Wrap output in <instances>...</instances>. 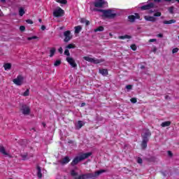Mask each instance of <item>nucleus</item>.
I'll list each match as a JSON object with an SVG mask.
<instances>
[{"label":"nucleus","instance_id":"nucleus-1","mask_svg":"<svg viewBox=\"0 0 179 179\" xmlns=\"http://www.w3.org/2000/svg\"><path fill=\"white\" fill-rule=\"evenodd\" d=\"M152 133L148 129L143 130V134H141L142 137V143H141V148L142 149L145 150L148 148V142H149V138L151 136Z\"/></svg>","mask_w":179,"mask_h":179},{"label":"nucleus","instance_id":"nucleus-2","mask_svg":"<svg viewBox=\"0 0 179 179\" xmlns=\"http://www.w3.org/2000/svg\"><path fill=\"white\" fill-rule=\"evenodd\" d=\"M102 173H106V171L104 170H100L96 171L94 173H85L80 175L77 179H89V178H96V177H99L100 174H102Z\"/></svg>","mask_w":179,"mask_h":179},{"label":"nucleus","instance_id":"nucleus-3","mask_svg":"<svg viewBox=\"0 0 179 179\" xmlns=\"http://www.w3.org/2000/svg\"><path fill=\"white\" fill-rule=\"evenodd\" d=\"M102 16L107 19H115V17H117V14L114 9H108L103 11V15H102Z\"/></svg>","mask_w":179,"mask_h":179},{"label":"nucleus","instance_id":"nucleus-4","mask_svg":"<svg viewBox=\"0 0 179 179\" xmlns=\"http://www.w3.org/2000/svg\"><path fill=\"white\" fill-rule=\"evenodd\" d=\"M64 15H65V11L61 7H57L53 10L54 17H62Z\"/></svg>","mask_w":179,"mask_h":179},{"label":"nucleus","instance_id":"nucleus-5","mask_svg":"<svg viewBox=\"0 0 179 179\" xmlns=\"http://www.w3.org/2000/svg\"><path fill=\"white\" fill-rule=\"evenodd\" d=\"M24 78L22 76H18L16 78L13 80V83L17 86H22L23 85V80Z\"/></svg>","mask_w":179,"mask_h":179},{"label":"nucleus","instance_id":"nucleus-6","mask_svg":"<svg viewBox=\"0 0 179 179\" xmlns=\"http://www.w3.org/2000/svg\"><path fill=\"white\" fill-rule=\"evenodd\" d=\"M21 111L24 115H29L30 114V106L27 105H22L21 107Z\"/></svg>","mask_w":179,"mask_h":179},{"label":"nucleus","instance_id":"nucleus-7","mask_svg":"<svg viewBox=\"0 0 179 179\" xmlns=\"http://www.w3.org/2000/svg\"><path fill=\"white\" fill-rule=\"evenodd\" d=\"M64 43H69V41H71V40L72 39V35H71V31H64Z\"/></svg>","mask_w":179,"mask_h":179},{"label":"nucleus","instance_id":"nucleus-8","mask_svg":"<svg viewBox=\"0 0 179 179\" xmlns=\"http://www.w3.org/2000/svg\"><path fill=\"white\" fill-rule=\"evenodd\" d=\"M66 60L67 62L72 66V68H76L78 66V64H76V62H75V59L73 58L68 57H66Z\"/></svg>","mask_w":179,"mask_h":179},{"label":"nucleus","instance_id":"nucleus-9","mask_svg":"<svg viewBox=\"0 0 179 179\" xmlns=\"http://www.w3.org/2000/svg\"><path fill=\"white\" fill-rule=\"evenodd\" d=\"M155 8V3H150L147 5L143 6L141 7H140V9L141 10H149L150 9H152Z\"/></svg>","mask_w":179,"mask_h":179},{"label":"nucleus","instance_id":"nucleus-10","mask_svg":"<svg viewBox=\"0 0 179 179\" xmlns=\"http://www.w3.org/2000/svg\"><path fill=\"white\" fill-rule=\"evenodd\" d=\"M83 58L85 61H87L88 62H92V64H100V62H101V60L96 59L90 57H84Z\"/></svg>","mask_w":179,"mask_h":179},{"label":"nucleus","instance_id":"nucleus-11","mask_svg":"<svg viewBox=\"0 0 179 179\" xmlns=\"http://www.w3.org/2000/svg\"><path fill=\"white\" fill-rule=\"evenodd\" d=\"M104 3H106V1L103 0H96L94 5L95 8H103V6H104Z\"/></svg>","mask_w":179,"mask_h":179},{"label":"nucleus","instance_id":"nucleus-12","mask_svg":"<svg viewBox=\"0 0 179 179\" xmlns=\"http://www.w3.org/2000/svg\"><path fill=\"white\" fill-rule=\"evenodd\" d=\"M135 15H129L128 16V19L129 20V22H131V23H134V22H135L136 19H139L140 16L139 14L138 13H135Z\"/></svg>","mask_w":179,"mask_h":179},{"label":"nucleus","instance_id":"nucleus-13","mask_svg":"<svg viewBox=\"0 0 179 179\" xmlns=\"http://www.w3.org/2000/svg\"><path fill=\"white\" fill-rule=\"evenodd\" d=\"M92 156V152H87L84 153L79 156L80 160L83 161L85 159H87L88 157H90Z\"/></svg>","mask_w":179,"mask_h":179},{"label":"nucleus","instance_id":"nucleus-14","mask_svg":"<svg viewBox=\"0 0 179 179\" xmlns=\"http://www.w3.org/2000/svg\"><path fill=\"white\" fill-rule=\"evenodd\" d=\"M70 162L71 159L69 158V157L66 156L63 158L62 161H60V164H62V166H65V164H68V163Z\"/></svg>","mask_w":179,"mask_h":179},{"label":"nucleus","instance_id":"nucleus-15","mask_svg":"<svg viewBox=\"0 0 179 179\" xmlns=\"http://www.w3.org/2000/svg\"><path fill=\"white\" fill-rule=\"evenodd\" d=\"M79 162H82L80 158L79 157H76V158L73 159V160L71 162L72 166H76Z\"/></svg>","mask_w":179,"mask_h":179},{"label":"nucleus","instance_id":"nucleus-16","mask_svg":"<svg viewBox=\"0 0 179 179\" xmlns=\"http://www.w3.org/2000/svg\"><path fill=\"white\" fill-rule=\"evenodd\" d=\"M3 68H4L5 71H10V69H12V64L5 63L3 64Z\"/></svg>","mask_w":179,"mask_h":179},{"label":"nucleus","instance_id":"nucleus-17","mask_svg":"<svg viewBox=\"0 0 179 179\" xmlns=\"http://www.w3.org/2000/svg\"><path fill=\"white\" fill-rule=\"evenodd\" d=\"M99 73L103 75V76H107L108 75V70L107 69H99Z\"/></svg>","mask_w":179,"mask_h":179},{"label":"nucleus","instance_id":"nucleus-18","mask_svg":"<svg viewBox=\"0 0 179 179\" xmlns=\"http://www.w3.org/2000/svg\"><path fill=\"white\" fill-rule=\"evenodd\" d=\"M144 19L148 22H155L156 20V17L148 15H145L144 17Z\"/></svg>","mask_w":179,"mask_h":179},{"label":"nucleus","instance_id":"nucleus-19","mask_svg":"<svg viewBox=\"0 0 179 179\" xmlns=\"http://www.w3.org/2000/svg\"><path fill=\"white\" fill-rule=\"evenodd\" d=\"M36 170H37L38 178H41L43 177V174L41 173V167H40V166H37Z\"/></svg>","mask_w":179,"mask_h":179},{"label":"nucleus","instance_id":"nucleus-20","mask_svg":"<svg viewBox=\"0 0 179 179\" xmlns=\"http://www.w3.org/2000/svg\"><path fill=\"white\" fill-rule=\"evenodd\" d=\"M170 125H171V122L170 121L164 122L161 124V127H162V128H166V127H170Z\"/></svg>","mask_w":179,"mask_h":179},{"label":"nucleus","instance_id":"nucleus-21","mask_svg":"<svg viewBox=\"0 0 179 179\" xmlns=\"http://www.w3.org/2000/svg\"><path fill=\"white\" fill-rule=\"evenodd\" d=\"M0 152L5 156H9V154L5 150V148L3 146H0Z\"/></svg>","mask_w":179,"mask_h":179},{"label":"nucleus","instance_id":"nucleus-22","mask_svg":"<svg viewBox=\"0 0 179 179\" xmlns=\"http://www.w3.org/2000/svg\"><path fill=\"white\" fill-rule=\"evenodd\" d=\"M57 51V49L55 48H51L50 50V57H54L55 52Z\"/></svg>","mask_w":179,"mask_h":179},{"label":"nucleus","instance_id":"nucleus-23","mask_svg":"<svg viewBox=\"0 0 179 179\" xmlns=\"http://www.w3.org/2000/svg\"><path fill=\"white\" fill-rule=\"evenodd\" d=\"M163 23L164 24H173V23H176V20H165Z\"/></svg>","mask_w":179,"mask_h":179},{"label":"nucleus","instance_id":"nucleus-24","mask_svg":"<svg viewBox=\"0 0 179 179\" xmlns=\"http://www.w3.org/2000/svg\"><path fill=\"white\" fill-rule=\"evenodd\" d=\"M82 30V27L78 25L77 27H75V34H78L80 33V31Z\"/></svg>","mask_w":179,"mask_h":179},{"label":"nucleus","instance_id":"nucleus-25","mask_svg":"<svg viewBox=\"0 0 179 179\" xmlns=\"http://www.w3.org/2000/svg\"><path fill=\"white\" fill-rule=\"evenodd\" d=\"M83 126V122L79 120V121L78 122V124L76 125V128L77 129H80V128H82Z\"/></svg>","mask_w":179,"mask_h":179},{"label":"nucleus","instance_id":"nucleus-26","mask_svg":"<svg viewBox=\"0 0 179 179\" xmlns=\"http://www.w3.org/2000/svg\"><path fill=\"white\" fill-rule=\"evenodd\" d=\"M104 31V27L100 26L96 29H94V33H97V31Z\"/></svg>","mask_w":179,"mask_h":179},{"label":"nucleus","instance_id":"nucleus-27","mask_svg":"<svg viewBox=\"0 0 179 179\" xmlns=\"http://www.w3.org/2000/svg\"><path fill=\"white\" fill-rule=\"evenodd\" d=\"M118 38H120V40H124V38H132V36H129V35H124V36H118Z\"/></svg>","mask_w":179,"mask_h":179},{"label":"nucleus","instance_id":"nucleus-28","mask_svg":"<svg viewBox=\"0 0 179 179\" xmlns=\"http://www.w3.org/2000/svg\"><path fill=\"white\" fill-rule=\"evenodd\" d=\"M25 13H26V12L24 11V8H23L22 7L19 8L20 16H23V15H24Z\"/></svg>","mask_w":179,"mask_h":179},{"label":"nucleus","instance_id":"nucleus-29","mask_svg":"<svg viewBox=\"0 0 179 179\" xmlns=\"http://www.w3.org/2000/svg\"><path fill=\"white\" fill-rule=\"evenodd\" d=\"M65 48L67 49V50H71L72 48H75V45L73 43H70V44L67 45L65 47Z\"/></svg>","mask_w":179,"mask_h":179},{"label":"nucleus","instance_id":"nucleus-30","mask_svg":"<svg viewBox=\"0 0 179 179\" xmlns=\"http://www.w3.org/2000/svg\"><path fill=\"white\" fill-rule=\"evenodd\" d=\"M56 2H58L59 3H62L63 5H66V3H68V1L66 0H56Z\"/></svg>","mask_w":179,"mask_h":179},{"label":"nucleus","instance_id":"nucleus-31","mask_svg":"<svg viewBox=\"0 0 179 179\" xmlns=\"http://www.w3.org/2000/svg\"><path fill=\"white\" fill-rule=\"evenodd\" d=\"M61 64H62L61 60H59V59L56 60L54 63V66H59V65H61Z\"/></svg>","mask_w":179,"mask_h":179},{"label":"nucleus","instance_id":"nucleus-32","mask_svg":"<svg viewBox=\"0 0 179 179\" xmlns=\"http://www.w3.org/2000/svg\"><path fill=\"white\" fill-rule=\"evenodd\" d=\"M29 94H30V90H29V89H27L23 94L22 96H24V97L29 96Z\"/></svg>","mask_w":179,"mask_h":179},{"label":"nucleus","instance_id":"nucleus-33","mask_svg":"<svg viewBox=\"0 0 179 179\" xmlns=\"http://www.w3.org/2000/svg\"><path fill=\"white\" fill-rule=\"evenodd\" d=\"M64 55H66L67 57H69L71 55V53L69 52V49L65 48Z\"/></svg>","mask_w":179,"mask_h":179},{"label":"nucleus","instance_id":"nucleus-34","mask_svg":"<svg viewBox=\"0 0 179 179\" xmlns=\"http://www.w3.org/2000/svg\"><path fill=\"white\" fill-rule=\"evenodd\" d=\"M93 10H94L95 12H101V13H103V15H104V12L106 10L94 8Z\"/></svg>","mask_w":179,"mask_h":179},{"label":"nucleus","instance_id":"nucleus-35","mask_svg":"<svg viewBox=\"0 0 179 179\" xmlns=\"http://www.w3.org/2000/svg\"><path fill=\"white\" fill-rule=\"evenodd\" d=\"M27 153L25 154H21V157L22 158V160H26V159H27Z\"/></svg>","mask_w":179,"mask_h":179},{"label":"nucleus","instance_id":"nucleus-36","mask_svg":"<svg viewBox=\"0 0 179 179\" xmlns=\"http://www.w3.org/2000/svg\"><path fill=\"white\" fill-rule=\"evenodd\" d=\"M71 175L72 176V177H76V176H78V173L73 170L71 171Z\"/></svg>","mask_w":179,"mask_h":179},{"label":"nucleus","instance_id":"nucleus-37","mask_svg":"<svg viewBox=\"0 0 179 179\" xmlns=\"http://www.w3.org/2000/svg\"><path fill=\"white\" fill-rule=\"evenodd\" d=\"M37 38H38V37H37V36H32V37H28V38H27V40H28V41H30V40H36V39H37Z\"/></svg>","mask_w":179,"mask_h":179},{"label":"nucleus","instance_id":"nucleus-38","mask_svg":"<svg viewBox=\"0 0 179 179\" xmlns=\"http://www.w3.org/2000/svg\"><path fill=\"white\" fill-rule=\"evenodd\" d=\"M154 16H155V17H159L162 16V13L157 12V13H154Z\"/></svg>","mask_w":179,"mask_h":179},{"label":"nucleus","instance_id":"nucleus-39","mask_svg":"<svg viewBox=\"0 0 179 179\" xmlns=\"http://www.w3.org/2000/svg\"><path fill=\"white\" fill-rule=\"evenodd\" d=\"M130 47H131V50H133V51H136V45L132 44V45H131Z\"/></svg>","mask_w":179,"mask_h":179},{"label":"nucleus","instance_id":"nucleus-40","mask_svg":"<svg viewBox=\"0 0 179 179\" xmlns=\"http://www.w3.org/2000/svg\"><path fill=\"white\" fill-rule=\"evenodd\" d=\"M26 23H27L28 24H33V20L29 19V20H25Z\"/></svg>","mask_w":179,"mask_h":179},{"label":"nucleus","instance_id":"nucleus-41","mask_svg":"<svg viewBox=\"0 0 179 179\" xmlns=\"http://www.w3.org/2000/svg\"><path fill=\"white\" fill-rule=\"evenodd\" d=\"M130 101H131V103H133V104H135V103H136V101H137V99H136V98H131V99H130Z\"/></svg>","mask_w":179,"mask_h":179},{"label":"nucleus","instance_id":"nucleus-42","mask_svg":"<svg viewBox=\"0 0 179 179\" xmlns=\"http://www.w3.org/2000/svg\"><path fill=\"white\" fill-rule=\"evenodd\" d=\"M20 31H24V30H26V27L25 26H20Z\"/></svg>","mask_w":179,"mask_h":179},{"label":"nucleus","instance_id":"nucleus-43","mask_svg":"<svg viewBox=\"0 0 179 179\" xmlns=\"http://www.w3.org/2000/svg\"><path fill=\"white\" fill-rule=\"evenodd\" d=\"M178 48H173V50H172V52H173V54H176V52H178Z\"/></svg>","mask_w":179,"mask_h":179},{"label":"nucleus","instance_id":"nucleus-44","mask_svg":"<svg viewBox=\"0 0 179 179\" xmlns=\"http://www.w3.org/2000/svg\"><path fill=\"white\" fill-rule=\"evenodd\" d=\"M137 163H138L139 164H142V163H143L142 158L138 157L137 159Z\"/></svg>","mask_w":179,"mask_h":179},{"label":"nucleus","instance_id":"nucleus-45","mask_svg":"<svg viewBox=\"0 0 179 179\" xmlns=\"http://www.w3.org/2000/svg\"><path fill=\"white\" fill-rule=\"evenodd\" d=\"M124 173H126V174H128V173H131L132 171L127 168H124Z\"/></svg>","mask_w":179,"mask_h":179},{"label":"nucleus","instance_id":"nucleus-46","mask_svg":"<svg viewBox=\"0 0 179 179\" xmlns=\"http://www.w3.org/2000/svg\"><path fill=\"white\" fill-rule=\"evenodd\" d=\"M169 11L171 13H174V8L173 7H171L169 8Z\"/></svg>","mask_w":179,"mask_h":179},{"label":"nucleus","instance_id":"nucleus-47","mask_svg":"<svg viewBox=\"0 0 179 179\" xmlns=\"http://www.w3.org/2000/svg\"><path fill=\"white\" fill-rule=\"evenodd\" d=\"M126 89H127V90H132V85H128L126 86Z\"/></svg>","mask_w":179,"mask_h":179},{"label":"nucleus","instance_id":"nucleus-48","mask_svg":"<svg viewBox=\"0 0 179 179\" xmlns=\"http://www.w3.org/2000/svg\"><path fill=\"white\" fill-rule=\"evenodd\" d=\"M168 156H169V157H173V152H171V151H168Z\"/></svg>","mask_w":179,"mask_h":179},{"label":"nucleus","instance_id":"nucleus-49","mask_svg":"<svg viewBox=\"0 0 179 179\" xmlns=\"http://www.w3.org/2000/svg\"><path fill=\"white\" fill-rule=\"evenodd\" d=\"M58 52L60 53V54H62V52H64V49H62V48H59L58 49Z\"/></svg>","mask_w":179,"mask_h":179},{"label":"nucleus","instance_id":"nucleus-50","mask_svg":"<svg viewBox=\"0 0 179 179\" xmlns=\"http://www.w3.org/2000/svg\"><path fill=\"white\" fill-rule=\"evenodd\" d=\"M162 174L164 176V177H166V176H167V171H162Z\"/></svg>","mask_w":179,"mask_h":179},{"label":"nucleus","instance_id":"nucleus-51","mask_svg":"<svg viewBox=\"0 0 179 179\" xmlns=\"http://www.w3.org/2000/svg\"><path fill=\"white\" fill-rule=\"evenodd\" d=\"M80 22H81V23H85L86 20H85V18H82V19L80 20Z\"/></svg>","mask_w":179,"mask_h":179},{"label":"nucleus","instance_id":"nucleus-52","mask_svg":"<svg viewBox=\"0 0 179 179\" xmlns=\"http://www.w3.org/2000/svg\"><path fill=\"white\" fill-rule=\"evenodd\" d=\"M85 24H86L87 26H89V24H90V22L89 20H86V21H85Z\"/></svg>","mask_w":179,"mask_h":179},{"label":"nucleus","instance_id":"nucleus-53","mask_svg":"<svg viewBox=\"0 0 179 179\" xmlns=\"http://www.w3.org/2000/svg\"><path fill=\"white\" fill-rule=\"evenodd\" d=\"M156 41V39H150L149 43H155Z\"/></svg>","mask_w":179,"mask_h":179},{"label":"nucleus","instance_id":"nucleus-54","mask_svg":"<svg viewBox=\"0 0 179 179\" xmlns=\"http://www.w3.org/2000/svg\"><path fill=\"white\" fill-rule=\"evenodd\" d=\"M156 51H157V48L154 47V48H153V50H152V52H156Z\"/></svg>","mask_w":179,"mask_h":179},{"label":"nucleus","instance_id":"nucleus-55","mask_svg":"<svg viewBox=\"0 0 179 179\" xmlns=\"http://www.w3.org/2000/svg\"><path fill=\"white\" fill-rule=\"evenodd\" d=\"M157 37H159L160 38H162L163 34H159L157 35Z\"/></svg>","mask_w":179,"mask_h":179},{"label":"nucleus","instance_id":"nucleus-56","mask_svg":"<svg viewBox=\"0 0 179 179\" xmlns=\"http://www.w3.org/2000/svg\"><path fill=\"white\" fill-rule=\"evenodd\" d=\"M41 29V30L44 31V30H45V27L44 25H42Z\"/></svg>","mask_w":179,"mask_h":179},{"label":"nucleus","instance_id":"nucleus-57","mask_svg":"<svg viewBox=\"0 0 179 179\" xmlns=\"http://www.w3.org/2000/svg\"><path fill=\"white\" fill-rule=\"evenodd\" d=\"M154 2H162L163 0H153Z\"/></svg>","mask_w":179,"mask_h":179},{"label":"nucleus","instance_id":"nucleus-58","mask_svg":"<svg viewBox=\"0 0 179 179\" xmlns=\"http://www.w3.org/2000/svg\"><path fill=\"white\" fill-rule=\"evenodd\" d=\"M0 2H1L2 3H6V0H0Z\"/></svg>","mask_w":179,"mask_h":179},{"label":"nucleus","instance_id":"nucleus-59","mask_svg":"<svg viewBox=\"0 0 179 179\" xmlns=\"http://www.w3.org/2000/svg\"><path fill=\"white\" fill-rule=\"evenodd\" d=\"M85 106H86V103H81V107H85Z\"/></svg>","mask_w":179,"mask_h":179},{"label":"nucleus","instance_id":"nucleus-60","mask_svg":"<svg viewBox=\"0 0 179 179\" xmlns=\"http://www.w3.org/2000/svg\"><path fill=\"white\" fill-rule=\"evenodd\" d=\"M164 1L165 2H171L173 0H162Z\"/></svg>","mask_w":179,"mask_h":179},{"label":"nucleus","instance_id":"nucleus-61","mask_svg":"<svg viewBox=\"0 0 179 179\" xmlns=\"http://www.w3.org/2000/svg\"><path fill=\"white\" fill-rule=\"evenodd\" d=\"M141 69H145V66H141Z\"/></svg>","mask_w":179,"mask_h":179},{"label":"nucleus","instance_id":"nucleus-62","mask_svg":"<svg viewBox=\"0 0 179 179\" xmlns=\"http://www.w3.org/2000/svg\"><path fill=\"white\" fill-rule=\"evenodd\" d=\"M38 22H39L40 23H41V22H42L41 19H38Z\"/></svg>","mask_w":179,"mask_h":179},{"label":"nucleus","instance_id":"nucleus-63","mask_svg":"<svg viewBox=\"0 0 179 179\" xmlns=\"http://www.w3.org/2000/svg\"><path fill=\"white\" fill-rule=\"evenodd\" d=\"M63 29H64V27H61L59 28L60 30H62Z\"/></svg>","mask_w":179,"mask_h":179},{"label":"nucleus","instance_id":"nucleus-64","mask_svg":"<svg viewBox=\"0 0 179 179\" xmlns=\"http://www.w3.org/2000/svg\"><path fill=\"white\" fill-rule=\"evenodd\" d=\"M42 124L43 125V127H45V123H42Z\"/></svg>","mask_w":179,"mask_h":179}]
</instances>
